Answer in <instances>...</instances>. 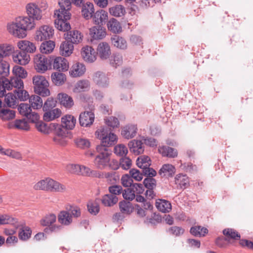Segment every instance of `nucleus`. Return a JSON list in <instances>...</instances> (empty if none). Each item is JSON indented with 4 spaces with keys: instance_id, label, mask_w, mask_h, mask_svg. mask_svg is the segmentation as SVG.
<instances>
[{
    "instance_id": "nucleus-1",
    "label": "nucleus",
    "mask_w": 253,
    "mask_h": 253,
    "mask_svg": "<svg viewBox=\"0 0 253 253\" xmlns=\"http://www.w3.org/2000/svg\"><path fill=\"white\" fill-rule=\"evenodd\" d=\"M35 26V20L27 15L16 18L14 22L8 25L7 29L14 36L24 38L27 36V31L33 29Z\"/></svg>"
},
{
    "instance_id": "nucleus-2",
    "label": "nucleus",
    "mask_w": 253,
    "mask_h": 253,
    "mask_svg": "<svg viewBox=\"0 0 253 253\" xmlns=\"http://www.w3.org/2000/svg\"><path fill=\"white\" fill-rule=\"evenodd\" d=\"M47 8L48 4L46 2L39 4L38 2H30L25 5V12L35 21H39L42 18Z\"/></svg>"
},
{
    "instance_id": "nucleus-3",
    "label": "nucleus",
    "mask_w": 253,
    "mask_h": 253,
    "mask_svg": "<svg viewBox=\"0 0 253 253\" xmlns=\"http://www.w3.org/2000/svg\"><path fill=\"white\" fill-rule=\"evenodd\" d=\"M96 137L101 140V144L98 146H104L106 149L115 145L117 142V136L112 132L110 128L102 127L95 132Z\"/></svg>"
},
{
    "instance_id": "nucleus-4",
    "label": "nucleus",
    "mask_w": 253,
    "mask_h": 253,
    "mask_svg": "<svg viewBox=\"0 0 253 253\" xmlns=\"http://www.w3.org/2000/svg\"><path fill=\"white\" fill-rule=\"evenodd\" d=\"M34 189L62 193L65 191L66 186L50 178H46L37 182L34 185Z\"/></svg>"
},
{
    "instance_id": "nucleus-5",
    "label": "nucleus",
    "mask_w": 253,
    "mask_h": 253,
    "mask_svg": "<svg viewBox=\"0 0 253 253\" xmlns=\"http://www.w3.org/2000/svg\"><path fill=\"white\" fill-rule=\"evenodd\" d=\"M96 152L97 154L93 161L94 166L99 169H106L109 165L111 151L104 146H96Z\"/></svg>"
},
{
    "instance_id": "nucleus-6",
    "label": "nucleus",
    "mask_w": 253,
    "mask_h": 253,
    "mask_svg": "<svg viewBox=\"0 0 253 253\" xmlns=\"http://www.w3.org/2000/svg\"><path fill=\"white\" fill-rule=\"evenodd\" d=\"M54 15L57 17L54 21L56 28L63 32H68L71 29V26L68 21L71 18L70 11H63L60 9L54 12Z\"/></svg>"
},
{
    "instance_id": "nucleus-7",
    "label": "nucleus",
    "mask_w": 253,
    "mask_h": 253,
    "mask_svg": "<svg viewBox=\"0 0 253 253\" xmlns=\"http://www.w3.org/2000/svg\"><path fill=\"white\" fill-rule=\"evenodd\" d=\"M34 91L36 93L42 97L50 95V91L48 88L49 84L45 77L42 75H36L33 78Z\"/></svg>"
},
{
    "instance_id": "nucleus-8",
    "label": "nucleus",
    "mask_w": 253,
    "mask_h": 253,
    "mask_svg": "<svg viewBox=\"0 0 253 253\" xmlns=\"http://www.w3.org/2000/svg\"><path fill=\"white\" fill-rule=\"evenodd\" d=\"M136 165L138 168L142 169L144 176H155L157 172L153 169L150 168L151 165L150 158L147 156H141L136 160Z\"/></svg>"
},
{
    "instance_id": "nucleus-9",
    "label": "nucleus",
    "mask_w": 253,
    "mask_h": 253,
    "mask_svg": "<svg viewBox=\"0 0 253 253\" xmlns=\"http://www.w3.org/2000/svg\"><path fill=\"white\" fill-rule=\"evenodd\" d=\"M34 61L35 69L39 72H44L51 65V57L48 58L42 54L36 55Z\"/></svg>"
},
{
    "instance_id": "nucleus-10",
    "label": "nucleus",
    "mask_w": 253,
    "mask_h": 253,
    "mask_svg": "<svg viewBox=\"0 0 253 253\" xmlns=\"http://www.w3.org/2000/svg\"><path fill=\"white\" fill-rule=\"evenodd\" d=\"M53 29L48 25L41 27L36 32L35 39L37 41L49 39L53 35Z\"/></svg>"
},
{
    "instance_id": "nucleus-11",
    "label": "nucleus",
    "mask_w": 253,
    "mask_h": 253,
    "mask_svg": "<svg viewBox=\"0 0 253 253\" xmlns=\"http://www.w3.org/2000/svg\"><path fill=\"white\" fill-rule=\"evenodd\" d=\"M51 64L53 69L59 72L67 71L69 68L68 62L66 59L62 57H51Z\"/></svg>"
},
{
    "instance_id": "nucleus-12",
    "label": "nucleus",
    "mask_w": 253,
    "mask_h": 253,
    "mask_svg": "<svg viewBox=\"0 0 253 253\" xmlns=\"http://www.w3.org/2000/svg\"><path fill=\"white\" fill-rule=\"evenodd\" d=\"M94 120V114L91 111H86L81 113L79 116L80 124L82 126H89Z\"/></svg>"
},
{
    "instance_id": "nucleus-13",
    "label": "nucleus",
    "mask_w": 253,
    "mask_h": 253,
    "mask_svg": "<svg viewBox=\"0 0 253 253\" xmlns=\"http://www.w3.org/2000/svg\"><path fill=\"white\" fill-rule=\"evenodd\" d=\"M89 34L94 40H101L106 36V29L102 25H96L89 29Z\"/></svg>"
},
{
    "instance_id": "nucleus-14",
    "label": "nucleus",
    "mask_w": 253,
    "mask_h": 253,
    "mask_svg": "<svg viewBox=\"0 0 253 253\" xmlns=\"http://www.w3.org/2000/svg\"><path fill=\"white\" fill-rule=\"evenodd\" d=\"M93 81L96 84L101 87H107L109 84V78L101 72H97L94 74Z\"/></svg>"
},
{
    "instance_id": "nucleus-15",
    "label": "nucleus",
    "mask_w": 253,
    "mask_h": 253,
    "mask_svg": "<svg viewBox=\"0 0 253 253\" xmlns=\"http://www.w3.org/2000/svg\"><path fill=\"white\" fill-rule=\"evenodd\" d=\"M12 58L15 63L21 65L28 64L30 61L29 55L22 50L14 52Z\"/></svg>"
},
{
    "instance_id": "nucleus-16",
    "label": "nucleus",
    "mask_w": 253,
    "mask_h": 253,
    "mask_svg": "<svg viewBox=\"0 0 253 253\" xmlns=\"http://www.w3.org/2000/svg\"><path fill=\"white\" fill-rule=\"evenodd\" d=\"M137 127L136 125L129 124L122 128L121 135L127 139L133 138L136 134Z\"/></svg>"
},
{
    "instance_id": "nucleus-17",
    "label": "nucleus",
    "mask_w": 253,
    "mask_h": 253,
    "mask_svg": "<svg viewBox=\"0 0 253 253\" xmlns=\"http://www.w3.org/2000/svg\"><path fill=\"white\" fill-rule=\"evenodd\" d=\"M130 151L135 155H139L144 151V146L141 140L133 139L130 141L128 144Z\"/></svg>"
},
{
    "instance_id": "nucleus-18",
    "label": "nucleus",
    "mask_w": 253,
    "mask_h": 253,
    "mask_svg": "<svg viewBox=\"0 0 253 253\" xmlns=\"http://www.w3.org/2000/svg\"><path fill=\"white\" fill-rule=\"evenodd\" d=\"M97 53L99 57L102 59H107L111 55V50L109 45L106 42L100 43L97 47Z\"/></svg>"
},
{
    "instance_id": "nucleus-19",
    "label": "nucleus",
    "mask_w": 253,
    "mask_h": 253,
    "mask_svg": "<svg viewBox=\"0 0 253 253\" xmlns=\"http://www.w3.org/2000/svg\"><path fill=\"white\" fill-rule=\"evenodd\" d=\"M81 33L77 30L71 31L64 34L65 39L72 44H78L82 40Z\"/></svg>"
},
{
    "instance_id": "nucleus-20",
    "label": "nucleus",
    "mask_w": 253,
    "mask_h": 253,
    "mask_svg": "<svg viewBox=\"0 0 253 253\" xmlns=\"http://www.w3.org/2000/svg\"><path fill=\"white\" fill-rule=\"evenodd\" d=\"M72 4L78 7H81L82 0H58L59 9L63 11H70L72 8Z\"/></svg>"
},
{
    "instance_id": "nucleus-21",
    "label": "nucleus",
    "mask_w": 253,
    "mask_h": 253,
    "mask_svg": "<svg viewBox=\"0 0 253 253\" xmlns=\"http://www.w3.org/2000/svg\"><path fill=\"white\" fill-rule=\"evenodd\" d=\"M96 25H103L108 19V13L103 9L97 10L92 17Z\"/></svg>"
},
{
    "instance_id": "nucleus-22",
    "label": "nucleus",
    "mask_w": 253,
    "mask_h": 253,
    "mask_svg": "<svg viewBox=\"0 0 253 253\" xmlns=\"http://www.w3.org/2000/svg\"><path fill=\"white\" fill-rule=\"evenodd\" d=\"M18 48L22 51L27 53H33L36 50L35 44L27 40L20 41L17 42Z\"/></svg>"
},
{
    "instance_id": "nucleus-23",
    "label": "nucleus",
    "mask_w": 253,
    "mask_h": 253,
    "mask_svg": "<svg viewBox=\"0 0 253 253\" xmlns=\"http://www.w3.org/2000/svg\"><path fill=\"white\" fill-rule=\"evenodd\" d=\"M95 53V50L91 46H86L82 48L81 55L85 61L92 62L96 59Z\"/></svg>"
},
{
    "instance_id": "nucleus-24",
    "label": "nucleus",
    "mask_w": 253,
    "mask_h": 253,
    "mask_svg": "<svg viewBox=\"0 0 253 253\" xmlns=\"http://www.w3.org/2000/svg\"><path fill=\"white\" fill-rule=\"evenodd\" d=\"M65 209L69 211L71 221L78 219L82 216L81 208L75 205L67 204L65 206Z\"/></svg>"
},
{
    "instance_id": "nucleus-25",
    "label": "nucleus",
    "mask_w": 253,
    "mask_h": 253,
    "mask_svg": "<svg viewBox=\"0 0 253 253\" xmlns=\"http://www.w3.org/2000/svg\"><path fill=\"white\" fill-rule=\"evenodd\" d=\"M82 14L83 17L86 19H89L93 16V13L94 12V6L92 3L87 2L85 3L82 4Z\"/></svg>"
},
{
    "instance_id": "nucleus-26",
    "label": "nucleus",
    "mask_w": 253,
    "mask_h": 253,
    "mask_svg": "<svg viewBox=\"0 0 253 253\" xmlns=\"http://www.w3.org/2000/svg\"><path fill=\"white\" fill-rule=\"evenodd\" d=\"M76 124V119L71 115H66L61 118V124L68 130L73 129Z\"/></svg>"
},
{
    "instance_id": "nucleus-27",
    "label": "nucleus",
    "mask_w": 253,
    "mask_h": 253,
    "mask_svg": "<svg viewBox=\"0 0 253 253\" xmlns=\"http://www.w3.org/2000/svg\"><path fill=\"white\" fill-rule=\"evenodd\" d=\"M175 172L174 166L170 164H164L159 171V174L161 177H172Z\"/></svg>"
},
{
    "instance_id": "nucleus-28",
    "label": "nucleus",
    "mask_w": 253,
    "mask_h": 253,
    "mask_svg": "<svg viewBox=\"0 0 253 253\" xmlns=\"http://www.w3.org/2000/svg\"><path fill=\"white\" fill-rule=\"evenodd\" d=\"M85 66L83 64L77 63L72 66L69 73L73 77H80L85 73Z\"/></svg>"
},
{
    "instance_id": "nucleus-29",
    "label": "nucleus",
    "mask_w": 253,
    "mask_h": 253,
    "mask_svg": "<svg viewBox=\"0 0 253 253\" xmlns=\"http://www.w3.org/2000/svg\"><path fill=\"white\" fill-rule=\"evenodd\" d=\"M155 206L160 211L163 213L169 212L171 210L170 203L166 200L158 199L156 200Z\"/></svg>"
},
{
    "instance_id": "nucleus-30",
    "label": "nucleus",
    "mask_w": 253,
    "mask_h": 253,
    "mask_svg": "<svg viewBox=\"0 0 253 253\" xmlns=\"http://www.w3.org/2000/svg\"><path fill=\"white\" fill-rule=\"evenodd\" d=\"M158 151L163 156L169 158H175L177 156V150L168 146L159 147Z\"/></svg>"
},
{
    "instance_id": "nucleus-31",
    "label": "nucleus",
    "mask_w": 253,
    "mask_h": 253,
    "mask_svg": "<svg viewBox=\"0 0 253 253\" xmlns=\"http://www.w3.org/2000/svg\"><path fill=\"white\" fill-rule=\"evenodd\" d=\"M58 99L60 103L66 108H70L74 105L72 98L66 93H59L58 94Z\"/></svg>"
},
{
    "instance_id": "nucleus-32",
    "label": "nucleus",
    "mask_w": 253,
    "mask_h": 253,
    "mask_svg": "<svg viewBox=\"0 0 253 253\" xmlns=\"http://www.w3.org/2000/svg\"><path fill=\"white\" fill-rule=\"evenodd\" d=\"M5 81L9 90L12 89L13 87L15 88V89L23 88L24 85L22 80L17 77H11L10 80L5 78Z\"/></svg>"
},
{
    "instance_id": "nucleus-33",
    "label": "nucleus",
    "mask_w": 253,
    "mask_h": 253,
    "mask_svg": "<svg viewBox=\"0 0 253 253\" xmlns=\"http://www.w3.org/2000/svg\"><path fill=\"white\" fill-rule=\"evenodd\" d=\"M74 49L73 44L67 41L63 42L60 46V54L64 56H69L71 55Z\"/></svg>"
},
{
    "instance_id": "nucleus-34",
    "label": "nucleus",
    "mask_w": 253,
    "mask_h": 253,
    "mask_svg": "<svg viewBox=\"0 0 253 253\" xmlns=\"http://www.w3.org/2000/svg\"><path fill=\"white\" fill-rule=\"evenodd\" d=\"M51 128L54 136H68L69 134V130L62 124H51Z\"/></svg>"
},
{
    "instance_id": "nucleus-35",
    "label": "nucleus",
    "mask_w": 253,
    "mask_h": 253,
    "mask_svg": "<svg viewBox=\"0 0 253 253\" xmlns=\"http://www.w3.org/2000/svg\"><path fill=\"white\" fill-rule=\"evenodd\" d=\"M175 183L177 189H185L189 185V180L185 175L179 174L175 177Z\"/></svg>"
},
{
    "instance_id": "nucleus-36",
    "label": "nucleus",
    "mask_w": 253,
    "mask_h": 253,
    "mask_svg": "<svg viewBox=\"0 0 253 253\" xmlns=\"http://www.w3.org/2000/svg\"><path fill=\"white\" fill-rule=\"evenodd\" d=\"M118 201V198L116 196L109 194L104 195L101 199L102 204L106 207H112Z\"/></svg>"
},
{
    "instance_id": "nucleus-37",
    "label": "nucleus",
    "mask_w": 253,
    "mask_h": 253,
    "mask_svg": "<svg viewBox=\"0 0 253 253\" xmlns=\"http://www.w3.org/2000/svg\"><path fill=\"white\" fill-rule=\"evenodd\" d=\"M44 111L45 113L43 115V119L44 121L47 122H49L55 118L59 117L61 114V110L58 108Z\"/></svg>"
},
{
    "instance_id": "nucleus-38",
    "label": "nucleus",
    "mask_w": 253,
    "mask_h": 253,
    "mask_svg": "<svg viewBox=\"0 0 253 253\" xmlns=\"http://www.w3.org/2000/svg\"><path fill=\"white\" fill-rule=\"evenodd\" d=\"M9 127H15L19 129L28 130L30 128L28 123L25 119L22 120H16L9 125Z\"/></svg>"
},
{
    "instance_id": "nucleus-39",
    "label": "nucleus",
    "mask_w": 253,
    "mask_h": 253,
    "mask_svg": "<svg viewBox=\"0 0 253 253\" xmlns=\"http://www.w3.org/2000/svg\"><path fill=\"white\" fill-rule=\"evenodd\" d=\"M4 106L15 108L17 106V97L12 93H8L4 96Z\"/></svg>"
},
{
    "instance_id": "nucleus-40",
    "label": "nucleus",
    "mask_w": 253,
    "mask_h": 253,
    "mask_svg": "<svg viewBox=\"0 0 253 253\" xmlns=\"http://www.w3.org/2000/svg\"><path fill=\"white\" fill-rule=\"evenodd\" d=\"M108 29L114 33H119L122 31L120 23L115 18H111L107 23Z\"/></svg>"
},
{
    "instance_id": "nucleus-41",
    "label": "nucleus",
    "mask_w": 253,
    "mask_h": 253,
    "mask_svg": "<svg viewBox=\"0 0 253 253\" xmlns=\"http://www.w3.org/2000/svg\"><path fill=\"white\" fill-rule=\"evenodd\" d=\"M51 124L50 123L49 125L43 122L42 121L37 122L36 123L35 126L37 130L45 134H49L52 131Z\"/></svg>"
},
{
    "instance_id": "nucleus-42",
    "label": "nucleus",
    "mask_w": 253,
    "mask_h": 253,
    "mask_svg": "<svg viewBox=\"0 0 253 253\" xmlns=\"http://www.w3.org/2000/svg\"><path fill=\"white\" fill-rule=\"evenodd\" d=\"M112 44L117 48L125 49L127 47L126 40L118 35H115L111 38Z\"/></svg>"
},
{
    "instance_id": "nucleus-43",
    "label": "nucleus",
    "mask_w": 253,
    "mask_h": 253,
    "mask_svg": "<svg viewBox=\"0 0 253 253\" xmlns=\"http://www.w3.org/2000/svg\"><path fill=\"white\" fill-rule=\"evenodd\" d=\"M29 103L34 109H41L43 105L41 97L37 95H32L29 97Z\"/></svg>"
},
{
    "instance_id": "nucleus-44",
    "label": "nucleus",
    "mask_w": 253,
    "mask_h": 253,
    "mask_svg": "<svg viewBox=\"0 0 253 253\" xmlns=\"http://www.w3.org/2000/svg\"><path fill=\"white\" fill-rule=\"evenodd\" d=\"M223 234L226 237L227 240L230 239L235 240H240V234L235 229L232 228H226L222 231Z\"/></svg>"
},
{
    "instance_id": "nucleus-45",
    "label": "nucleus",
    "mask_w": 253,
    "mask_h": 253,
    "mask_svg": "<svg viewBox=\"0 0 253 253\" xmlns=\"http://www.w3.org/2000/svg\"><path fill=\"white\" fill-rule=\"evenodd\" d=\"M55 47L54 42L50 40L43 42L40 46V51L42 53H51Z\"/></svg>"
},
{
    "instance_id": "nucleus-46",
    "label": "nucleus",
    "mask_w": 253,
    "mask_h": 253,
    "mask_svg": "<svg viewBox=\"0 0 253 253\" xmlns=\"http://www.w3.org/2000/svg\"><path fill=\"white\" fill-rule=\"evenodd\" d=\"M51 77L52 82L56 85L62 84L66 80L65 75L62 73H54Z\"/></svg>"
},
{
    "instance_id": "nucleus-47",
    "label": "nucleus",
    "mask_w": 253,
    "mask_h": 253,
    "mask_svg": "<svg viewBox=\"0 0 253 253\" xmlns=\"http://www.w3.org/2000/svg\"><path fill=\"white\" fill-rule=\"evenodd\" d=\"M110 13L116 17H121L123 16L126 10L124 6L121 5H117L115 6L112 7L109 9Z\"/></svg>"
},
{
    "instance_id": "nucleus-48",
    "label": "nucleus",
    "mask_w": 253,
    "mask_h": 253,
    "mask_svg": "<svg viewBox=\"0 0 253 253\" xmlns=\"http://www.w3.org/2000/svg\"><path fill=\"white\" fill-rule=\"evenodd\" d=\"M208 230L206 228L200 226H194L191 228L190 233L195 236H205L208 233Z\"/></svg>"
},
{
    "instance_id": "nucleus-49",
    "label": "nucleus",
    "mask_w": 253,
    "mask_h": 253,
    "mask_svg": "<svg viewBox=\"0 0 253 253\" xmlns=\"http://www.w3.org/2000/svg\"><path fill=\"white\" fill-rule=\"evenodd\" d=\"M31 233L32 230L29 227L24 226L20 229L18 236L20 240L26 241L31 237Z\"/></svg>"
},
{
    "instance_id": "nucleus-50",
    "label": "nucleus",
    "mask_w": 253,
    "mask_h": 253,
    "mask_svg": "<svg viewBox=\"0 0 253 253\" xmlns=\"http://www.w3.org/2000/svg\"><path fill=\"white\" fill-rule=\"evenodd\" d=\"M89 87V83L86 80H81L78 82L74 88V91L80 92L87 90Z\"/></svg>"
},
{
    "instance_id": "nucleus-51",
    "label": "nucleus",
    "mask_w": 253,
    "mask_h": 253,
    "mask_svg": "<svg viewBox=\"0 0 253 253\" xmlns=\"http://www.w3.org/2000/svg\"><path fill=\"white\" fill-rule=\"evenodd\" d=\"M43 226H46L44 229V231L47 234L52 232H56L61 229V226L55 224V222H43Z\"/></svg>"
},
{
    "instance_id": "nucleus-52",
    "label": "nucleus",
    "mask_w": 253,
    "mask_h": 253,
    "mask_svg": "<svg viewBox=\"0 0 253 253\" xmlns=\"http://www.w3.org/2000/svg\"><path fill=\"white\" fill-rule=\"evenodd\" d=\"M13 47L11 45L3 44L0 45V55L3 59L4 57L8 56L13 52Z\"/></svg>"
},
{
    "instance_id": "nucleus-53",
    "label": "nucleus",
    "mask_w": 253,
    "mask_h": 253,
    "mask_svg": "<svg viewBox=\"0 0 253 253\" xmlns=\"http://www.w3.org/2000/svg\"><path fill=\"white\" fill-rule=\"evenodd\" d=\"M119 208L122 213L128 214L132 212L133 210L131 203L125 201H121L119 203Z\"/></svg>"
},
{
    "instance_id": "nucleus-54",
    "label": "nucleus",
    "mask_w": 253,
    "mask_h": 253,
    "mask_svg": "<svg viewBox=\"0 0 253 253\" xmlns=\"http://www.w3.org/2000/svg\"><path fill=\"white\" fill-rule=\"evenodd\" d=\"M105 123L107 125L108 128L111 129L112 131V128L118 127L119 126L120 123L118 119L114 117H109L105 119Z\"/></svg>"
},
{
    "instance_id": "nucleus-55",
    "label": "nucleus",
    "mask_w": 253,
    "mask_h": 253,
    "mask_svg": "<svg viewBox=\"0 0 253 253\" xmlns=\"http://www.w3.org/2000/svg\"><path fill=\"white\" fill-rule=\"evenodd\" d=\"M13 91L15 93V95H16V97H17L20 101H24L29 99L28 92L26 90H24L23 88L15 89Z\"/></svg>"
},
{
    "instance_id": "nucleus-56",
    "label": "nucleus",
    "mask_w": 253,
    "mask_h": 253,
    "mask_svg": "<svg viewBox=\"0 0 253 253\" xmlns=\"http://www.w3.org/2000/svg\"><path fill=\"white\" fill-rule=\"evenodd\" d=\"M75 142L78 148L83 149H87L90 145L88 139L84 138H77L75 140Z\"/></svg>"
},
{
    "instance_id": "nucleus-57",
    "label": "nucleus",
    "mask_w": 253,
    "mask_h": 253,
    "mask_svg": "<svg viewBox=\"0 0 253 253\" xmlns=\"http://www.w3.org/2000/svg\"><path fill=\"white\" fill-rule=\"evenodd\" d=\"M9 74V65L8 62L2 61L0 62V78H5Z\"/></svg>"
},
{
    "instance_id": "nucleus-58",
    "label": "nucleus",
    "mask_w": 253,
    "mask_h": 253,
    "mask_svg": "<svg viewBox=\"0 0 253 253\" xmlns=\"http://www.w3.org/2000/svg\"><path fill=\"white\" fill-rule=\"evenodd\" d=\"M31 107L30 105L23 103L18 106V110L21 115L26 117L31 112Z\"/></svg>"
},
{
    "instance_id": "nucleus-59",
    "label": "nucleus",
    "mask_w": 253,
    "mask_h": 253,
    "mask_svg": "<svg viewBox=\"0 0 253 253\" xmlns=\"http://www.w3.org/2000/svg\"><path fill=\"white\" fill-rule=\"evenodd\" d=\"M105 177L110 184H115L120 179L119 174L116 172H109L105 174Z\"/></svg>"
},
{
    "instance_id": "nucleus-60",
    "label": "nucleus",
    "mask_w": 253,
    "mask_h": 253,
    "mask_svg": "<svg viewBox=\"0 0 253 253\" xmlns=\"http://www.w3.org/2000/svg\"><path fill=\"white\" fill-rule=\"evenodd\" d=\"M114 153L120 156H126L128 153L127 148L124 144H119L114 147Z\"/></svg>"
},
{
    "instance_id": "nucleus-61",
    "label": "nucleus",
    "mask_w": 253,
    "mask_h": 253,
    "mask_svg": "<svg viewBox=\"0 0 253 253\" xmlns=\"http://www.w3.org/2000/svg\"><path fill=\"white\" fill-rule=\"evenodd\" d=\"M57 101L53 98H48L47 100L44 102L43 106V111H49L53 110L54 108L56 105Z\"/></svg>"
},
{
    "instance_id": "nucleus-62",
    "label": "nucleus",
    "mask_w": 253,
    "mask_h": 253,
    "mask_svg": "<svg viewBox=\"0 0 253 253\" xmlns=\"http://www.w3.org/2000/svg\"><path fill=\"white\" fill-rule=\"evenodd\" d=\"M143 180V184L147 189H154L156 186V180L153 178L154 176H146Z\"/></svg>"
},
{
    "instance_id": "nucleus-63",
    "label": "nucleus",
    "mask_w": 253,
    "mask_h": 253,
    "mask_svg": "<svg viewBox=\"0 0 253 253\" xmlns=\"http://www.w3.org/2000/svg\"><path fill=\"white\" fill-rule=\"evenodd\" d=\"M68 136H54L53 141L56 145L61 146H65L68 144Z\"/></svg>"
},
{
    "instance_id": "nucleus-64",
    "label": "nucleus",
    "mask_w": 253,
    "mask_h": 253,
    "mask_svg": "<svg viewBox=\"0 0 253 253\" xmlns=\"http://www.w3.org/2000/svg\"><path fill=\"white\" fill-rule=\"evenodd\" d=\"M88 211L92 214L96 215L99 211V207L96 202L89 201L87 205Z\"/></svg>"
}]
</instances>
